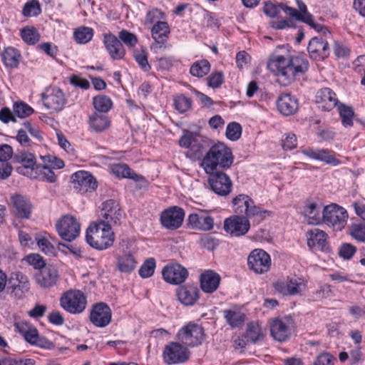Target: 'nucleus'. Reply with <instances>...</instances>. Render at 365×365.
<instances>
[{"label":"nucleus","mask_w":365,"mask_h":365,"mask_svg":"<svg viewBox=\"0 0 365 365\" xmlns=\"http://www.w3.org/2000/svg\"><path fill=\"white\" fill-rule=\"evenodd\" d=\"M73 189L76 192L85 194L91 192L97 188L95 178L87 171L80 170L71 175Z\"/></svg>","instance_id":"f8f14e48"},{"label":"nucleus","mask_w":365,"mask_h":365,"mask_svg":"<svg viewBox=\"0 0 365 365\" xmlns=\"http://www.w3.org/2000/svg\"><path fill=\"white\" fill-rule=\"evenodd\" d=\"M179 144L181 147L189 148L197 158L206 153L210 148L207 138L190 131H186L181 137Z\"/></svg>","instance_id":"0eeeda50"},{"label":"nucleus","mask_w":365,"mask_h":365,"mask_svg":"<svg viewBox=\"0 0 365 365\" xmlns=\"http://www.w3.org/2000/svg\"><path fill=\"white\" fill-rule=\"evenodd\" d=\"M25 260L28 264L32 265L35 269H38V270L46 267V263L43 257L38 254L29 255L25 258Z\"/></svg>","instance_id":"680f3d73"},{"label":"nucleus","mask_w":365,"mask_h":365,"mask_svg":"<svg viewBox=\"0 0 365 365\" xmlns=\"http://www.w3.org/2000/svg\"><path fill=\"white\" fill-rule=\"evenodd\" d=\"M134 58L138 66L144 71H148L150 70L151 67L148 63L147 55L144 51L135 53Z\"/></svg>","instance_id":"338daca9"},{"label":"nucleus","mask_w":365,"mask_h":365,"mask_svg":"<svg viewBox=\"0 0 365 365\" xmlns=\"http://www.w3.org/2000/svg\"><path fill=\"white\" fill-rule=\"evenodd\" d=\"M316 102L324 111H330L339 104L336 93L329 88H323L317 91Z\"/></svg>","instance_id":"c85d7f7f"},{"label":"nucleus","mask_w":365,"mask_h":365,"mask_svg":"<svg viewBox=\"0 0 365 365\" xmlns=\"http://www.w3.org/2000/svg\"><path fill=\"white\" fill-rule=\"evenodd\" d=\"M224 317L227 323L232 327H238L243 324L246 315L238 309H226L223 311Z\"/></svg>","instance_id":"c9c22d12"},{"label":"nucleus","mask_w":365,"mask_h":365,"mask_svg":"<svg viewBox=\"0 0 365 365\" xmlns=\"http://www.w3.org/2000/svg\"><path fill=\"white\" fill-rule=\"evenodd\" d=\"M88 244L98 250H106L114 242V233L109 225L103 222H92L86 230V236Z\"/></svg>","instance_id":"7ed1b4c3"},{"label":"nucleus","mask_w":365,"mask_h":365,"mask_svg":"<svg viewBox=\"0 0 365 365\" xmlns=\"http://www.w3.org/2000/svg\"><path fill=\"white\" fill-rule=\"evenodd\" d=\"M14 163H20L22 165L17 168V172L24 175H31L36 169V158L33 153L26 151H19L14 155L12 158Z\"/></svg>","instance_id":"aec40b11"},{"label":"nucleus","mask_w":365,"mask_h":365,"mask_svg":"<svg viewBox=\"0 0 365 365\" xmlns=\"http://www.w3.org/2000/svg\"><path fill=\"white\" fill-rule=\"evenodd\" d=\"M307 245L310 248H316L322 252H329V246L327 242V235L323 230L314 228L307 234Z\"/></svg>","instance_id":"bb28decb"},{"label":"nucleus","mask_w":365,"mask_h":365,"mask_svg":"<svg viewBox=\"0 0 365 365\" xmlns=\"http://www.w3.org/2000/svg\"><path fill=\"white\" fill-rule=\"evenodd\" d=\"M210 64L207 60H201L194 63L190 67V72L193 76L202 78L209 72Z\"/></svg>","instance_id":"c03bdc74"},{"label":"nucleus","mask_w":365,"mask_h":365,"mask_svg":"<svg viewBox=\"0 0 365 365\" xmlns=\"http://www.w3.org/2000/svg\"><path fill=\"white\" fill-rule=\"evenodd\" d=\"M252 199L245 194H240L232 200L233 207L235 212L239 214H245V210L249 207L250 205H252Z\"/></svg>","instance_id":"a19ab883"},{"label":"nucleus","mask_w":365,"mask_h":365,"mask_svg":"<svg viewBox=\"0 0 365 365\" xmlns=\"http://www.w3.org/2000/svg\"><path fill=\"white\" fill-rule=\"evenodd\" d=\"M11 204L14 215L22 219H29L31 215L33 205L30 200L21 194L16 193L11 197Z\"/></svg>","instance_id":"4be33fe9"},{"label":"nucleus","mask_w":365,"mask_h":365,"mask_svg":"<svg viewBox=\"0 0 365 365\" xmlns=\"http://www.w3.org/2000/svg\"><path fill=\"white\" fill-rule=\"evenodd\" d=\"M56 230L63 240L71 242L79 235L81 225L76 218L66 215L57 222Z\"/></svg>","instance_id":"9b49d317"},{"label":"nucleus","mask_w":365,"mask_h":365,"mask_svg":"<svg viewBox=\"0 0 365 365\" xmlns=\"http://www.w3.org/2000/svg\"><path fill=\"white\" fill-rule=\"evenodd\" d=\"M173 103L175 108L180 113H184L192 107L191 98L183 94H178L174 96Z\"/></svg>","instance_id":"a18cd8bd"},{"label":"nucleus","mask_w":365,"mask_h":365,"mask_svg":"<svg viewBox=\"0 0 365 365\" xmlns=\"http://www.w3.org/2000/svg\"><path fill=\"white\" fill-rule=\"evenodd\" d=\"M242 133L241 125L236 123L232 122L227 125L226 129V136L231 140H237L240 138Z\"/></svg>","instance_id":"13d9d810"},{"label":"nucleus","mask_w":365,"mask_h":365,"mask_svg":"<svg viewBox=\"0 0 365 365\" xmlns=\"http://www.w3.org/2000/svg\"><path fill=\"white\" fill-rule=\"evenodd\" d=\"M152 37L155 40L156 44H159L160 48L168 38L170 34V28L167 22L158 21L152 28Z\"/></svg>","instance_id":"72a5a7b5"},{"label":"nucleus","mask_w":365,"mask_h":365,"mask_svg":"<svg viewBox=\"0 0 365 365\" xmlns=\"http://www.w3.org/2000/svg\"><path fill=\"white\" fill-rule=\"evenodd\" d=\"M7 289L14 299H23L30 289L28 277L19 271L12 272L9 279Z\"/></svg>","instance_id":"1a4fd4ad"},{"label":"nucleus","mask_w":365,"mask_h":365,"mask_svg":"<svg viewBox=\"0 0 365 365\" xmlns=\"http://www.w3.org/2000/svg\"><path fill=\"white\" fill-rule=\"evenodd\" d=\"M35 279L41 287L48 289L56 284L58 273L55 267H46L36 272Z\"/></svg>","instance_id":"a878e982"},{"label":"nucleus","mask_w":365,"mask_h":365,"mask_svg":"<svg viewBox=\"0 0 365 365\" xmlns=\"http://www.w3.org/2000/svg\"><path fill=\"white\" fill-rule=\"evenodd\" d=\"M135 261L130 254H125L118 259V267L120 272H129L134 269Z\"/></svg>","instance_id":"de8ad7c7"},{"label":"nucleus","mask_w":365,"mask_h":365,"mask_svg":"<svg viewBox=\"0 0 365 365\" xmlns=\"http://www.w3.org/2000/svg\"><path fill=\"white\" fill-rule=\"evenodd\" d=\"M207 174L209 185L215 193L220 196H226L230 193L232 182L226 173L223 171H217Z\"/></svg>","instance_id":"4468645a"},{"label":"nucleus","mask_w":365,"mask_h":365,"mask_svg":"<svg viewBox=\"0 0 365 365\" xmlns=\"http://www.w3.org/2000/svg\"><path fill=\"white\" fill-rule=\"evenodd\" d=\"M163 279L170 284H180L188 277L187 269L177 262H172L165 265L162 269Z\"/></svg>","instance_id":"f3484780"},{"label":"nucleus","mask_w":365,"mask_h":365,"mask_svg":"<svg viewBox=\"0 0 365 365\" xmlns=\"http://www.w3.org/2000/svg\"><path fill=\"white\" fill-rule=\"evenodd\" d=\"M271 214L270 211L267 210H264L259 206H257L255 204V202L252 200V205H250L249 207L245 210V217L247 219H252L254 221H256L257 223L264 220L267 216Z\"/></svg>","instance_id":"4c0bfd02"},{"label":"nucleus","mask_w":365,"mask_h":365,"mask_svg":"<svg viewBox=\"0 0 365 365\" xmlns=\"http://www.w3.org/2000/svg\"><path fill=\"white\" fill-rule=\"evenodd\" d=\"M41 12V6L37 0L29 1L24 4L22 10V14L26 17L37 16Z\"/></svg>","instance_id":"603ef678"},{"label":"nucleus","mask_w":365,"mask_h":365,"mask_svg":"<svg viewBox=\"0 0 365 365\" xmlns=\"http://www.w3.org/2000/svg\"><path fill=\"white\" fill-rule=\"evenodd\" d=\"M249 268L257 274L267 272L271 266L270 256L263 250L256 249L247 257Z\"/></svg>","instance_id":"2eb2a0df"},{"label":"nucleus","mask_w":365,"mask_h":365,"mask_svg":"<svg viewBox=\"0 0 365 365\" xmlns=\"http://www.w3.org/2000/svg\"><path fill=\"white\" fill-rule=\"evenodd\" d=\"M282 5L284 4L282 3L275 4L272 2H266L263 8L264 13L267 16L274 18L277 16L280 10H282Z\"/></svg>","instance_id":"e2e57ef3"},{"label":"nucleus","mask_w":365,"mask_h":365,"mask_svg":"<svg viewBox=\"0 0 365 365\" xmlns=\"http://www.w3.org/2000/svg\"><path fill=\"white\" fill-rule=\"evenodd\" d=\"M176 295L180 302L185 306L193 305L199 299V289L194 284H187L177 289Z\"/></svg>","instance_id":"cd10ccee"},{"label":"nucleus","mask_w":365,"mask_h":365,"mask_svg":"<svg viewBox=\"0 0 365 365\" xmlns=\"http://www.w3.org/2000/svg\"><path fill=\"white\" fill-rule=\"evenodd\" d=\"M35 171L36 173L39 172L41 178L44 180H46L49 182H54L56 181V177L55 173L49 168V166L46 165L36 166Z\"/></svg>","instance_id":"bf43d9fd"},{"label":"nucleus","mask_w":365,"mask_h":365,"mask_svg":"<svg viewBox=\"0 0 365 365\" xmlns=\"http://www.w3.org/2000/svg\"><path fill=\"white\" fill-rule=\"evenodd\" d=\"M190 352L187 346L178 342H170L163 350V359L168 364L184 363L190 358Z\"/></svg>","instance_id":"9d476101"},{"label":"nucleus","mask_w":365,"mask_h":365,"mask_svg":"<svg viewBox=\"0 0 365 365\" xmlns=\"http://www.w3.org/2000/svg\"><path fill=\"white\" fill-rule=\"evenodd\" d=\"M93 30L91 28L82 26L75 30L73 37L78 43H86L92 39Z\"/></svg>","instance_id":"49530a36"},{"label":"nucleus","mask_w":365,"mask_h":365,"mask_svg":"<svg viewBox=\"0 0 365 365\" xmlns=\"http://www.w3.org/2000/svg\"><path fill=\"white\" fill-rule=\"evenodd\" d=\"M100 216L101 218L96 221L103 222L106 225H109V228L117 225L122 217V212L118 203L114 200L104 202L102 204Z\"/></svg>","instance_id":"ddd939ff"},{"label":"nucleus","mask_w":365,"mask_h":365,"mask_svg":"<svg viewBox=\"0 0 365 365\" xmlns=\"http://www.w3.org/2000/svg\"><path fill=\"white\" fill-rule=\"evenodd\" d=\"M278 110L284 115L289 116L294 114L298 108V100L290 93L281 94L277 101Z\"/></svg>","instance_id":"c756f323"},{"label":"nucleus","mask_w":365,"mask_h":365,"mask_svg":"<svg viewBox=\"0 0 365 365\" xmlns=\"http://www.w3.org/2000/svg\"><path fill=\"white\" fill-rule=\"evenodd\" d=\"M321 206L315 202H310L305 205L304 214L309 218V224L317 225L320 223L321 220Z\"/></svg>","instance_id":"58836bf2"},{"label":"nucleus","mask_w":365,"mask_h":365,"mask_svg":"<svg viewBox=\"0 0 365 365\" xmlns=\"http://www.w3.org/2000/svg\"><path fill=\"white\" fill-rule=\"evenodd\" d=\"M348 217L347 211L336 204L329 205L322 211L323 222L336 230H341L345 227Z\"/></svg>","instance_id":"39448f33"},{"label":"nucleus","mask_w":365,"mask_h":365,"mask_svg":"<svg viewBox=\"0 0 365 365\" xmlns=\"http://www.w3.org/2000/svg\"><path fill=\"white\" fill-rule=\"evenodd\" d=\"M263 332L258 322H252L247 325L245 337L251 342L256 343L263 339Z\"/></svg>","instance_id":"ea45409f"},{"label":"nucleus","mask_w":365,"mask_h":365,"mask_svg":"<svg viewBox=\"0 0 365 365\" xmlns=\"http://www.w3.org/2000/svg\"><path fill=\"white\" fill-rule=\"evenodd\" d=\"M93 106L100 113H106L111 108L112 102L106 96L100 95L94 97Z\"/></svg>","instance_id":"3c124183"},{"label":"nucleus","mask_w":365,"mask_h":365,"mask_svg":"<svg viewBox=\"0 0 365 365\" xmlns=\"http://www.w3.org/2000/svg\"><path fill=\"white\" fill-rule=\"evenodd\" d=\"M282 11L290 17L294 18L296 20L304 22L312 28L319 30L321 28V25L316 24L314 21L312 16L307 12L304 14L299 13L297 9L289 7L287 5H282Z\"/></svg>","instance_id":"f704fd0d"},{"label":"nucleus","mask_w":365,"mask_h":365,"mask_svg":"<svg viewBox=\"0 0 365 365\" xmlns=\"http://www.w3.org/2000/svg\"><path fill=\"white\" fill-rule=\"evenodd\" d=\"M337 106L343 125L351 126L353 125L354 117V111L352 108L344 104H338Z\"/></svg>","instance_id":"8fccbe9b"},{"label":"nucleus","mask_w":365,"mask_h":365,"mask_svg":"<svg viewBox=\"0 0 365 365\" xmlns=\"http://www.w3.org/2000/svg\"><path fill=\"white\" fill-rule=\"evenodd\" d=\"M113 172L118 177L128 178L135 180H138L139 178H141L140 176L132 171L131 169L125 164L114 165L113 168Z\"/></svg>","instance_id":"09e8293b"},{"label":"nucleus","mask_w":365,"mask_h":365,"mask_svg":"<svg viewBox=\"0 0 365 365\" xmlns=\"http://www.w3.org/2000/svg\"><path fill=\"white\" fill-rule=\"evenodd\" d=\"M307 51L312 58L317 61L323 60L329 55V43L322 37L314 36L309 41Z\"/></svg>","instance_id":"b1692460"},{"label":"nucleus","mask_w":365,"mask_h":365,"mask_svg":"<svg viewBox=\"0 0 365 365\" xmlns=\"http://www.w3.org/2000/svg\"><path fill=\"white\" fill-rule=\"evenodd\" d=\"M250 228V221L243 215L231 216L224 222L225 231L234 237L245 235Z\"/></svg>","instance_id":"a211bd4d"},{"label":"nucleus","mask_w":365,"mask_h":365,"mask_svg":"<svg viewBox=\"0 0 365 365\" xmlns=\"http://www.w3.org/2000/svg\"><path fill=\"white\" fill-rule=\"evenodd\" d=\"M187 224L198 230L208 231L213 228L212 217L203 213H192L188 216Z\"/></svg>","instance_id":"473e14b6"},{"label":"nucleus","mask_w":365,"mask_h":365,"mask_svg":"<svg viewBox=\"0 0 365 365\" xmlns=\"http://www.w3.org/2000/svg\"><path fill=\"white\" fill-rule=\"evenodd\" d=\"M48 237H50V235H46L44 236L37 237L36 240L37 241L38 247L42 252L48 255H53L55 250L53 246L50 242Z\"/></svg>","instance_id":"6e6d98bb"},{"label":"nucleus","mask_w":365,"mask_h":365,"mask_svg":"<svg viewBox=\"0 0 365 365\" xmlns=\"http://www.w3.org/2000/svg\"><path fill=\"white\" fill-rule=\"evenodd\" d=\"M156 266L155 260L154 258H148L141 265L139 269L138 273L142 278H148L151 277L155 271Z\"/></svg>","instance_id":"864d4df0"},{"label":"nucleus","mask_w":365,"mask_h":365,"mask_svg":"<svg viewBox=\"0 0 365 365\" xmlns=\"http://www.w3.org/2000/svg\"><path fill=\"white\" fill-rule=\"evenodd\" d=\"M205 337L202 326L189 323L182 327L177 334L178 340L185 346L195 347L202 344Z\"/></svg>","instance_id":"20e7f679"},{"label":"nucleus","mask_w":365,"mask_h":365,"mask_svg":"<svg viewBox=\"0 0 365 365\" xmlns=\"http://www.w3.org/2000/svg\"><path fill=\"white\" fill-rule=\"evenodd\" d=\"M110 124L109 118L101 113H94L89 118V125L96 132L106 130Z\"/></svg>","instance_id":"e433bc0d"},{"label":"nucleus","mask_w":365,"mask_h":365,"mask_svg":"<svg viewBox=\"0 0 365 365\" xmlns=\"http://www.w3.org/2000/svg\"><path fill=\"white\" fill-rule=\"evenodd\" d=\"M61 307L66 312L76 314L84 311L87 300L84 294L80 290H69L60 299Z\"/></svg>","instance_id":"423d86ee"},{"label":"nucleus","mask_w":365,"mask_h":365,"mask_svg":"<svg viewBox=\"0 0 365 365\" xmlns=\"http://www.w3.org/2000/svg\"><path fill=\"white\" fill-rule=\"evenodd\" d=\"M104 44L110 56L114 59H121L124 57L125 51L118 38L111 33L104 36Z\"/></svg>","instance_id":"7c9ffc66"},{"label":"nucleus","mask_w":365,"mask_h":365,"mask_svg":"<svg viewBox=\"0 0 365 365\" xmlns=\"http://www.w3.org/2000/svg\"><path fill=\"white\" fill-rule=\"evenodd\" d=\"M20 54L14 48L9 47L1 54V58L4 64L8 67H16L19 61Z\"/></svg>","instance_id":"79ce46f5"},{"label":"nucleus","mask_w":365,"mask_h":365,"mask_svg":"<svg viewBox=\"0 0 365 365\" xmlns=\"http://www.w3.org/2000/svg\"><path fill=\"white\" fill-rule=\"evenodd\" d=\"M118 37L126 46L133 47L138 43L136 36L127 30H122L119 32Z\"/></svg>","instance_id":"052dcab7"},{"label":"nucleus","mask_w":365,"mask_h":365,"mask_svg":"<svg viewBox=\"0 0 365 365\" xmlns=\"http://www.w3.org/2000/svg\"><path fill=\"white\" fill-rule=\"evenodd\" d=\"M356 247L349 243H344L341 245L339 250V255L344 259H350L356 252Z\"/></svg>","instance_id":"0e129e2a"},{"label":"nucleus","mask_w":365,"mask_h":365,"mask_svg":"<svg viewBox=\"0 0 365 365\" xmlns=\"http://www.w3.org/2000/svg\"><path fill=\"white\" fill-rule=\"evenodd\" d=\"M233 161L232 150L225 143H217L209 148L202 158L200 166L206 173H212L229 169Z\"/></svg>","instance_id":"f03ea898"},{"label":"nucleus","mask_w":365,"mask_h":365,"mask_svg":"<svg viewBox=\"0 0 365 365\" xmlns=\"http://www.w3.org/2000/svg\"><path fill=\"white\" fill-rule=\"evenodd\" d=\"M220 280V276L217 273L207 270L200 275V287L204 292L213 293L217 289Z\"/></svg>","instance_id":"2f4dec72"},{"label":"nucleus","mask_w":365,"mask_h":365,"mask_svg":"<svg viewBox=\"0 0 365 365\" xmlns=\"http://www.w3.org/2000/svg\"><path fill=\"white\" fill-rule=\"evenodd\" d=\"M21 36L23 41L29 45H34L40 39V34L34 26H26L22 29Z\"/></svg>","instance_id":"37998d69"},{"label":"nucleus","mask_w":365,"mask_h":365,"mask_svg":"<svg viewBox=\"0 0 365 365\" xmlns=\"http://www.w3.org/2000/svg\"><path fill=\"white\" fill-rule=\"evenodd\" d=\"M274 287L283 295H296L302 291L304 284L300 278H287L276 282Z\"/></svg>","instance_id":"5701e85b"},{"label":"nucleus","mask_w":365,"mask_h":365,"mask_svg":"<svg viewBox=\"0 0 365 365\" xmlns=\"http://www.w3.org/2000/svg\"><path fill=\"white\" fill-rule=\"evenodd\" d=\"M268 69L277 77V81L286 86L293 82L296 77L305 73L309 68L308 61L300 56L274 54L267 62Z\"/></svg>","instance_id":"f257e3e1"},{"label":"nucleus","mask_w":365,"mask_h":365,"mask_svg":"<svg viewBox=\"0 0 365 365\" xmlns=\"http://www.w3.org/2000/svg\"><path fill=\"white\" fill-rule=\"evenodd\" d=\"M13 148L8 144L0 145V163H8L9 159H12Z\"/></svg>","instance_id":"69168bd1"},{"label":"nucleus","mask_w":365,"mask_h":365,"mask_svg":"<svg viewBox=\"0 0 365 365\" xmlns=\"http://www.w3.org/2000/svg\"><path fill=\"white\" fill-rule=\"evenodd\" d=\"M184 217L183 209L178 206H171L161 212L160 220L165 228L174 230L182 225Z\"/></svg>","instance_id":"dca6fc26"},{"label":"nucleus","mask_w":365,"mask_h":365,"mask_svg":"<svg viewBox=\"0 0 365 365\" xmlns=\"http://www.w3.org/2000/svg\"><path fill=\"white\" fill-rule=\"evenodd\" d=\"M112 312L106 304L100 302L95 304L90 314L91 322L98 327H105L110 324Z\"/></svg>","instance_id":"412c9836"},{"label":"nucleus","mask_w":365,"mask_h":365,"mask_svg":"<svg viewBox=\"0 0 365 365\" xmlns=\"http://www.w3.org/2000/svg\"><path fill=\"white\" fill-rule=\"evenodd\" d=\"M41 101L44 107L50 110V113L61 111L67 102L65 94L59 88H48L41 94Z\"/></svg>","instance_id":"6e6552de"},{"label":"nucleus","mask_w":365,"mask_h":365,"mask_svg":"<svg viewBox=\"0 0 365 365\" xmlns=\"http://www.w3.org/2000/svg\"><path fill=\"white\" fill-rule=\"evenodd\" d=\"M350 235L359 242H365V224L356 223L350 227Z\"/></svg>","instance_id":"4d7b16f0"},{"label":"nucleus","mask_w":365,"mask_h":365,"mask_svg":"<svg viewBox=\"0 0 365 365\" xmlns=\"http://www.w3.org/2000/svg\"><path fill=\"white\" fill-rule=\"evenodd\" d=\"M13 110L15 117L17 116L20 118H26L34 113V109L24 102L15 103Z\"/></svg>","instance_id":"5fc2aeb1"},{"label":"nucleus","mask_w":365,"mask_h":365,"mask_svg":"<svg viewBox=\"0 0 365 365\" xmlns=\"http://www.w3.org/2000/svg\"><path fill=\"white\" fill-rule=\"evenodd\" d=\"M302 153L312 159L322 161L329 165H338L340 163V160L335 158L334 152L328 149L308 147L303 149Z\"/></svg>","instance_id":"393cba45"},{"label":"nucleus","mask_w":365,"mask_h":365,"mask_svg":"<svg viewBox=\"0 0 365 365\" xmlns=\"http://www.w3.org/2000/svg\"><path fill=\"white\" fill-rule=\"evenodd\" d=\"M313 365H334V358L328 353H323L317 357Z\"/></svg>","instance_id":"774afa93"},{"label":"nucleus","mask_w":365,"mask_h":365,"mask_svg":"<svg viewBox=\"0 0 365 365\" xmlns=\"http://www.w3.org/2000/svg\"><path fill=\"white\" fill-rule=\"evenodd\" d=\"M292 321L289 318H276L270 323V332L273 338L279 341H284L291 335Z\"/></svg>","instance_id":"6ab92c4d"}]
</instances>
